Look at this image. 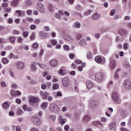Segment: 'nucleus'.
Masks as SVG:
<instances>
[{
	"mask_svg": "<svg viewBox=\"0 0 131 131\" xmlns=\"http://www.w3.org/2000/svg\"><path fill=\"white\" fill-rule=\"evenodd\" d=\"M91 119V117L89 115H86L83 118V121H89Z\"/></svg>",
	"mask_w": 131,
	"mask_h": 131,
	"instance_id": "7c9ffc66",
	"label": "nucleus"
},
{
	"mask_svg": "<svg viewBox=\"0 0 131 131\" xmlns=\"http://www.w3.org/2000/svg\"><path fill=\"white\" fill-rule=\"evenodd\" d=\"M110 66L111 69H114L116 67V63L115 62L114 63H111Z\"/></svg>",
	"mask_w": 131,
	"mask_h": 131,
	"instance_id": "ea45409f",
	"label": "nucleus"
},
{
	"mask_svg": "<svg viewBox=\"0 0 131 131\" xmlns=\"http://www.w3.org/2000/svg\"><path fill=\"white\" fill-rule=\"evenodd\" d=\"M27 20L28 21V22H32V21H33V18L32 17H27Z\"/></svg>",
	"mask_w": 131,
	"mask_h": 131,
	"instance_id": "69168bd1",
	"label": "nucleus"
},
{
	"mask_svg": "<svg viewBox=\"0 0 131 131\" xmlns=\"http://www.w3.org/2000/svg\"><path fill=\"white\" fill-rule=\"evenodd\" d=\"M41 107L42 109H46L48 107V103L43 102L41 105Z\"/></svg>",
	"mask_w": 131,
	"mask_h": 131,
	"instance_id": "2f4dec72",
	"label": "nucleus"
},
{
	"mask_svg": "<svg viewBox=\"0 0 131 131\" xmlns=\"http://www.w3.org/2000/svg\"><path fill=\"white\" fill-rule=\"evenodd\" d=\"M90 105L91 107H95L96 105H99V102L97 101L92 100L90 102Z\"/></svg>",
	"mask_w": 131,
	"mask_h": 131,
	"instance_id": "dca6fc26",
	"label": "nucleus"
},
{
	"mask_svg": "<svg viewBox=\"0 0 131 131\" xmlns=\"http://www.w3.org/2000/svg\"><path fill=\"white\" fill-rule=\"evenodd\" d=\"M75 26L77 28H79L80 27V23L76 21L75 23Z\"/></svg>",
	"mask_w": 131,
	"mask_h": 131,
	"instance_id": "de8ad7c7",
	"label": "nucleus"
},
{
	"mask_svg": "<svg viewBox=\"0 0 131 131\" xmlns=\"http://www.w3.org/2000/svg\"><path fill=\"white\" fill-rule=\"evenodd\" d=\"M28 34H29V33H28V32L26 31V32H24L23 33V36L24 37H25V38H26V37H28Z\"/></svg>",
	"mask_w": 131,
	"mask_h": 131,
	"instance_id": "58836bf2",
	"label": "nucleus"
},
{
	"mask_svg": "<svg viewBox=\"0 0 131 131\" xmlns=\"http://www.w3.org/2000/svg\"><path fill=\"white\" fill-rule=\"evenodd\" d=\"M43 54V49H41L38 55L39 58H41V56H42Z\"/></svg>",
	"mask_w": 131,
	"mask_h": 131,
	"instance_id": "49530a36",
	"label": "nucleus"
},
{
	"mask_svg": "<svg viewBox=\"0 0 131 131\" xmlns=\"http://www.w3.org/2000/svg\"><path fill=\"white\" fill-rule=\"evenodd\" d=\"M59 89V84L57 83H55L53 85V90H58Z\"/></svg>",
	"mask_w": 131,
	"mask_h": 131,
	"instance_id": "4c0bfd02",
	"label": "nucleus"
},
{
	"mask_svg": "<svg viewBox=\"0 0 131 131\" xmlns=\"http://www.w3.org/2000/svg\"><path fill=\"white\" fill-rule=\"evenodd\" d=\"M35 37V34L33 33L30 36V38L31 40H33Z\"/></svg>",
	"mask_w": 131,
	"mask_h": 131,
	"instance_id": "a18cd8bd",
	"label": "nucleus"
},
{
	"mask_svg": "<svg viewBox=\"0 0 131 131\" xmlns=\"http://www.w3.org/2000/svg\"><path fill=\"white\" fill-rule=\"evenodd\" d=\"M32 121L35 125H40V119L37 117H34L31 119Z\"/></svg>",
	"mask_w": 131,
	"mask_h": 131,
	"instance_id": "7ed1b4c3",
	"label": "nucleus"
},
{
	"mask_svg": "<svg viewBox=\"0 0 131 131\" xmlns=\"http://www.w3.org/2000/svg\"><path fill=\"white\" fill-rule=\"evenodd\" d=\"M63 49L66 51H69V46H68V45H64L63 46Z\"/></svg>",
	"mask_w": 131,
	"mask_h": 131,
	"instance_id": "5fc2aeb1",
	"label": "nucleus"
},
{
	"mask_svg": "<svg viewBox=\"0 0 131 131\" xmlns=\"http://www.w3.org/2000/svg\"><path fill=\"white\" fill-rule=\"evenodd\" d=\"M50 42L52 46H56L57 43V40L54 39L50 40Z\"/></svg>",
	"mask_w": 131,
	"mask_h": 131,
	"instance_id": "c756f323",
	"label": "nucleus"
},
{
	"mask_svg": "<svg viewBox=\"0 0 131 131\" xmlns=\"http://www.w3.org/2000/svg\"><path fill=\"white\" fill-rule=\"evenodd\" d=\"M40 22V19H39L38 18L35 19L34 21V23L35 24H39Z\"/></svg>",
	"mask_w": 131,
	"mask_h": 131,
	"instance_id": "8fccbe9b",
	"label": "nucleus"
},
{
	"mask_svg": "<svg viewBox=\"0 0 131 131\" xmlns=\"http://www.w3.org/2000/svg\"><path fill=\"white\" fill-rule=\"evenodd\" d=\"M50 118L52 119L53 121H55L56 120V116H55L50 115Z\"/></svg>",
	"mask_w": 131,
	"mask_h": 131,
	"instance_id": "bf43d9fd",
	"label": "nucleus"
},
{
	"mask_svg": "<svg viewBox=\"0 0 131 131\" xmlns=\"http://www.w3.org/2000/svg\"><path fill=\"white\" fill-rule=\"evenodd\" d=\"M123 49L125 51H127V49H128V43H124L123 45Z\"/></svg>",
	"mask_w": 131,
	"mask_h": 131,
	"instance_id": "e433bc0d",
	"label": "nucleus"
},
{
	"mask_svg": "<svg viewBox=\"0 0 131 131\" xmlns=\"http://www.w3.org/2000/svg\"><path fill=\"white\" fill-rule=\"evenodd\" d=\"M95 77L97 81L101 82V81L106 77V75L101 72H99L95 74Z\"/></svg>",
	"mask_w": 131,
	"mask_h": 131,
	"instance_id": "f257e3e1",
	"label": "nucleus"
},
{
	"mask_svg": "<svg viewBox=\"0 0 131 131\" xmlns=\"http://www.w3.org/2000/svg\"><path fill=\"white\" fill-rule=\"evenodd\" d=\"M14 54L13 53H10L9 56H8L9 59H12V58H14Z\"/></svg>",
	"mask_w": 131,
	"mask_h": 131,
	"instance_id": "0e129e2a",
	"label": "nucleus"
},
{
	"mask_svg": "<svg viewBox=\"0 0 131 131\" xmlns=\"http://www.w3.org/2000/svg\"><path fill=\"white\" fill-rule=\"evenodd\" d=\"M35 66H36V62H33L31 67V69L32 71H35L36 70V67Z\"/></svg>",
	"mask_w": 131,
	"mask_h": 131,
	"instance_id": "5701e85b",
	"label": "nucleus"
},
{
	"mask_svg": "<svg viewBox=\"0 0 131 131\" xmlns=\"http://www.w3.org/2000/svg\"><path fill=\"white\" fill-rule=\"evenodd\" d=\"M79 45H80V46H83L84 45H85V43H86V42H85V39H81L79 42Z\"/></svg>",
	"mask_w": 131,
	"mask_h": 131,
	"instance_id": "f704fd0d",
	"label": "nucleus"
},
{
	"mask_svg": "<svg viewBox=\"0 0 131 131\" xmlns=\"http://www.w3.org/2000/svg\"><path fill=\"white\" fill-rule=\"evenodd\" d=\"M54 17H55L56 18H60V17H61V15L60 14L59 12L55 14Z\"/></svg>",
	"mask_w": 131,
	"mask_h": 131,
	"instance_id": "4d7b16f0",
	"label": "nucleus"
},
{
	"mask_svg": "<svg viewBox=\"0 0 131 131\" xmlns=\"http://www.w3.org/2000/svg\"><path fill=\"white\" fill-rule=\"evenodd\" d=\"M7 23H8V24H12V23H13V18H9L8 20Z\"/></svg>",
	"mask_w": 131,
	"mask_h": 131,
	"instance_id": "6e6d98bb",
	"label": "nucleus"
},
{
	"mask_svg": "<svg viewBox=\"0 0 131 131\" xmlns=\"http://www.w3.org/2000/svg\"><path fill=\"white\" fill-rule=\"evenodd\" d=\"M74 84H75V91L76 92H78V89L77 88V85H78V82L77 81V80H75Z\"/></svg>",
	"mask_w": 131,
	"mask_h": 131,
	"instance_id": "cd10ccee",
	"label": "nucleus"
},
{
	"mask_svg": "<svg viewBox=\"0 0 131 131\" xmlns=\"http://www.w3.org/2000/svg\"><path fill=\"white\" fill-rule=\"evenodd\" d=\"M121 131H130L129 130L125 128H124V127H121Z\"/></svg>",
	"mask_w": 131,
	"mask_h": 131,
	"instance_id": "774afa93",
	"label": "nucleus"
},
{
	"mask_svg": "<svg viewBox=\"0 0 131 131\" xmlns=\"http://www.w3.org/2000/svg\"><path fill=\"white\" fill-rule=\"evenodd\" d=\"M75 63L76 64H81V63H82V61H81V60H79V59H76L75 60Z\"/></svg>",
	"mask_w": 131,
	"mask_h": 131,
	"instance_id": "c03bdc74",
	"label": "nucleus"
},
{
	"mask_svg": "<svg viewBox=\"0 0 131 131\" xmlns=\"http://www.w3.org/2000/svg\"><path fill=\"white\" fill-rule=\"evenodd\" d=\"M63 38L66 40H68V41H71L72 40V38L69 35H65Z\"/></svg>",
	"mask_w": 131,
	"mask_h": 131,
	"instance_id": "4be33fe9",
	"label": "nucleus"
},
{
	"mask_svg": "<svg viewBox=\"0 0 131 131\" xmlns=\"http://www.w3.org/2000/svg\"><path fill=\"white\" fill-rule=\"evenodd\" d=\"M9 39V41L11 42V43H14L15 42V40H16V38L15 37H10Z\"/></svg>",
	"mask_w": 131,
	"mask_h": 131,
	"instance_id": "c85d7f7f",
	"label": "nucleus"
},
{
	"mask_svg": "<svg viewBox=\"0 0 131 131\" xmlns=\"http://www.w3.org/2000/svg\"><path fill=\"white\" fill-rule=\"evenodd\" d=\"M25 4L26 6H27V7H29L32 5V1L31 0H26L25 2Z\"/></svg>",
	"mask_w": 131,
	"mask_h": 131,
	"instance_id": "393cba45",
	"label": "nucleus"
},
{
	"mask_svg": "<svg viewBox=\"0 0 131 131\" xmlns=\"http://www.w3.org/2000/svg\"><path fill=\"white\" fill-rule=\"evenodd\" d=\"M39 36L42 37V38H47L48 37V33L44 32L43 31L40 32L39 33Z\"/></svg>",
	"mask_w": 131,
	"mask_h": 131,
	"instance_id": "4468645a",
	"label": "nucleus"
},
{
	"mask_svg": "<svg viewBox=\"0 0 131 131\" xmlns=\"http://www.w3.org/2000/svg\"><path fill=\"white\" fill-rule=\"evenodd\" d=\"M99 18H100V14H99L98 13L94 14L92 16V19L93 20H97V19H99Z\"/></svg>",
	"mask_w": 131,
	"mask_h": 131,
	"instance_id": "412c9836",
	"label": "nucleus"
},
{
	"mask_svg": "<svg viewBox=\"0 0 131 131\" xmlns=\"http://www.w3.org/2000/svg\"><path fill=\"white\" fill-rule=\"evenodd\" d=\"M58 120L59 121V123L61 125H63L65 123V120L62 118V116H59Z\"/></svg>",
	"mask_w": 131,
	"mask_h": 131,
	"instance_id": "aec40b11",
	"label": "nucleus"
},
{
	"mask_svg": "<svg viewBox=\"0 0 131 131\" xmlns=\"http://www.w3.org/2000/svg\"><path fill=\"white\" fill-rule=\"evenodd\" d=\"M69 58L70 59H73V58H74V54L70 53L69 54Z\"/></svg>",
	"mask_w": 131,
	"mask_h": 131,
	"instance_id": "338daca9",
	"label": "nucleus"
},
{
	"mask_svg": "<svg viewBox=\"0 0 131 131\" xmlns=\"http://www.w3.org/2000/svg\"><path fill=\"white\" fill-rule=\"evenodd\" d=\"M116 12V10L115 9H113L112 10H111L110 12L111 16H114V15H115Z\"/></svg>",
	"mask_w": 131,
	"mask_h": 131,
	"instance_id": "79ce46f5",
	"label": "nucleus"
},
{
	"mask_svg": "<svg viewBox=\"0 0 131 131\" xmlns=\"http://www.w3.org/2000/svg\"><path fill=\"white\" fill-rule=\"evenodd\" d=\"M2 107L4 108V109H8V108L9 107V103H8L7 102H4Z\"/></svg>",
	"mask_w": 131,
	"mask_h": 131,
	"instance_id": "bb28decb",
	"label": "nucleus"
},
{
	"mask_svg": "<svg viewBox=\"0 0 131 131\" xmlns=\"http://www.w3.org/2000/svg\"><path fill=\"white\" fill-rule=\"evenodd\" d=\"M20 34V32H19V31H18L17 30H14L13 31V34L18 35V34Z\"/></svg>",
	"mask_w": 131,
	"mask_h": 131,
	"instance_id": "603ef678",
	"label": "nucleus"
},
{
	"mask_svg": "<svg viewBox=\"0 0 131 131\" xmlns=\"http://www.w3.org/2000/svg\"><path fill=\"white\" fill-rule=\"evenodd\" d=\"M32 47L33 49H37L38 48V44L37 43H34Z\"/></svg>",
	"mask_w": 131,
	"mask_h": 131,
	"instance_id": "09e8293b",
	"label": "nucleus"
},
{
	"mask_svg": "<svg viewBox=\"0 0 131 131\" xmlns=\"http://www.w3.org/2000/svg\"><path fill=\"white\" fill-rule=\"evenodd\" d=\"M112 98L114 101H115V102H117V104H120V101H118L119 98H118V94H117V92H115L113 93V94L112 95Z\"/></svg>",
	"mask_w": 131,
	"mask_h": 131,
	"instance_id": "39448f33",
	"label": "nucleus"
},
{
	"mask_svg": "<svg viewBox=\"0 0 131 131\" xmlns=\"http://www.w3.org/2000/svg\"><path fill=\"white\" fill-rule=\"evenodd\" d=\"M25 64L23 62L18 61L16 63V67L17 69L21 70V69H23Z\"/></svg>",
	"mask_w": 131,
	"mask_h": 131,
	"instance_id": "0eeeda50",
	"label": "nucleus"
},
{
	"mask_svg": "<svg viewBox=\"0 0 131 131\" xmlns=\"http://www.w3.org/2000/svg\"><path fill=\"white\" fill-rule=\"evenodd\" d=\"M95 61L97 63H102L104 64L106 62V60L104 57H101V56H97L95 57Z\"/></svg>",
	"mask_w": 131,
	"mask_h": 131,
	"instance_id": "20e7f679",
	"label": "nucleus"
},
{
	"mask_svg": "<svg viewBox=\"0 0 131 131\" xmlns=\"http://www.w3.org/2000/svg\"><path fill=\"white\" fill-rule=\"evenodd\" d=\"M92 13V10H88L87 12L84 13L85 16H88V15H90Z\"/></svg>",
	"mask_w": 131,
	"mask_h": 131,
	"instance_id": "13d9d810",
	"label": "nucleus"
},
{
	"mask_svg": "<svg viewBox=\"0 0 131 131\" xmlns=\"http://www.w3.org/2000/svg\"><path fill=\"white\" fill-rule=\"evenodd\" d=\"M30 29H31V30H34L36 29V26H35L34 25H31L30 26Z\"/></svg>",
	"mask_w": 131,
	"mask_h": 131,
	"instance_id": "37998d69",
	"label": "nucleus"
},
{
	"mask_svg": "<svg viewBox=\"0 0 131 131\" xmlns=\"http://www.w3.org/2000/svg\"><path fill=\"white\" fill-rule=\"evenodd\" d=\"M9 6V4L8 3H2V7L3 8H7Z\"/></svg>",
	"mask_w": 131,
	"mask_h": 131,
	"instance_id": "864d4df0",
	"label": "nucleus"
},
{
	"mask_svg": "<svg viewBox=\"0 0 131 131\" xmlns=\"http://www.w3.org/2000/svg\"><path fill=\"white\" fill-rule=\"evenodd\" d=\"M82 36V35L80 33H77L76 36V38L77 39V40H79L80 38H81V37Z\"/></svg>",
	"mask_w": 131,
	"mask_h": 131,
	"instance_id": "72a5a7b5",
	"label": "nucleus"
},
{
	"mask_svg": "<svg viewBox=\"0 0 131 131\" xmlns=\"http://www.w3.org/2000/svg\"><path fill=\"white\" fill-rule=\"evenodd\" d=\"M58 64L59 62L57 59H53L50 61V65L51 67H57Z\"/></svg>",
	"mask_w": 131,
	"mask_h": 131,
	"instance_id": "423d86ee",
	"label": "nucleus"
},
{
	"mask_svg": "<svg viewBox=\"0 0 131 131\" xmlns=\"http://www.w3.org/2000/svg\"><path fill=\"white\" fill-rule=\"evenodd\" d=\"M86 85L88 90H91V89L93 88L94 84L93 83V82H92L91 80H88L86 82Z\"/></svg>",
	"mask_w": 131,
	"mask_h": 131,
	"instance_id": "9b49d317",
	"label": "nucleus"
},
{
	"mask_svg": "<svg viewBox=\"0 0 131 131\" xmlns=\"http://www.w3.org/2000/svg\"><path fill=\"white\" fill-rule=\"evenodd\" d=\"M50 109L52 111H54V112H59V111H60V108H59V106L55 104H51L50 106Z\"/></svg>",
	"mask_w": 131,
	"mask_h": 131,
	"instance_id": "f03ea898",
	"label": "nucleus"
},
{
	"mask_svg": "<svg viewBox=\"0 0 131 131\" xmlns=\"http://www.w3.org/2000/svg\"><path fill=\"white\" fill-rule=\"evenodd\" d=\"M37 65H38V66H39V67H40L41 69H45V68L47 67V65H46L45 64L40 63L39 62H37Z\"/></svg>",
	"mask_w": 131,
	"mask_h": 131,
	"instance_id": "b1692460",
	"label": "nucleus"
},
{
	"mask_svg": "<svg viewBox=\"0 0 131 131\" xmlns=\"http://www.w3.org/2000/svg\"><path fill=\"white\" fill-rule=\"evenodd\" d=\"M5 10L7 12V13H11V11H12V9L10 7H8L6 9H5Z\"/></svg>",
	"mask_w": 131,
	"mask_h": 131,
	"instance_id": "3c124183",
	"label": "nucleus"
},
{
	"mask_svg": "<svg viewBox=\"0 0 131 131\" xmlns=\"http://www.w3.org/2000/svg\"><path fill=\"white\" fill-rule=\"evenodd\" d=\"M23 113V112H22V110H18L17 111V114L18 115H21Z\"/></svg>",
	"mask_w": 131,
	"mask_h": 131,
	"instance_id": "052dcab7",
	"label": "nucleus"
},
{
	"mask_svg": "<svg viewBox=\"0 0 131 131\" xmlns=\"http://www.w3.org/2000/svg\"><path fill=\"white\" fill-rule=\"evenodd\" d=\"M37 9L40 13H43L45 12V7H43V5L41 3H38L37 5Z\"/></svg>",
	"mask_w": 131,
	"mask_h": 131,
	"instance_id": "1a4fd4ad",
	"label": "nucleus"
},
{
	"mask_svg": "<svg viewBox=\"0 0 131 131\" xmlns=\"http://www.w3.org/2000/svg\"><path fill=\"white\" fill-rule=\"evenodd\" d=\"M2 62L3 64H8V63H9V60L7 58H3L2 59Z\"/></svg>",
	"mask_w": 131,
	"mask_h": 131,
	"instance_id": "473e14b6",
	"label": "nucleus"
},
{
	"mask_svg": "<svg viewBox=\"0 0 131 131\" xmlns=\"http://www.w3.org/2000/svg\"><path fill=\"white\" fill-rule=\"evenodd\" d=\"M115 125H116V124L115 122L111 123L109 124V127L111 130H112L114 127H115Z\"/></svg>",
	"mask_w": 131,
	"mask_h": 131,
	"instance_id": "a878e982",
	"label": "nucleus"
},
{
	"mask_svg": "<svg viewBox=\"0 0 131 131\" xmlns=\"http://www.w3.org/2000/svg\"><path fill=\"white\" fill-rule=\"evenodd\" d=\"M16 13L19 17H24V16H25V12L23 11L16 10Z\"/></svg>",
	"mask_w": 131,
	"mask_h": 131,
	"instance_id": "2eb2a0df",
	"label": "nucleus"
},
{
	"mask_svg": "<svg viewBox=\"0 0 131 131\" xmlns=\"http://www.w3.org/2000/svg\"><path fill=\"white\" fill-rule=\"evenodd\" d=\"M62 84L64 86H68L70 81H69V78L66 77L62 79Z\"/></svg>",
	"mask_w": 131,
	"mask_h": 131,
	"instance_id": "6e6552de",
	"label": "nucleus"
},
{
	"mask_svg": "<svg viewBox=\"0 0 131 131\" xmlns=\"http://www.w3.org/2000/svg\"><path fill=\"white\" fill-rule=\"evenodd\" d=\"M39 94L43 99H47L48 96H49V93H48L47 92L43 93V92L42 91H40Z\"/></svg>",
	"mask_w": 131,
	"mask_h": 131,
	"instance_id": "ddd939ff",
	"label": "nucleus"
},
{
	"mask_svg": "<svg viewBox=\"0 0 131 131\" xmlns=\"http://www.w3.org/2000/svg\"><path fill=\"white\" fill-rule=\"evenodd\" d=\"M29 102L31 103H37L38 102V98L30 96H29Z\"/></svg>",
	"mask_w": 131,
	"mask_h": 131,
	"instance_id": "9d476101",
	"label": "nucleus"
},
{
	"mask_svg": "<svg viewBox=\"0 0 131 131\" xmlns=\"http://www.w3.org/2000/svg\"><path fill=\"white\" fill-rule=\"evenodd\" d=\"M119 33L121 34V35H125L127 34V31L126 30H124L123 29H121L119 30Z\"/></svg>",
	"mask_w": 131,
	"mask_h": 131,
	"instance_id": "6ab92c4d",
	"label": "nucleus"
},
{
	"mask_svg": "<svg viewBox=\"0 0 131 131\" xmlns=\"http://www.w3.org/2000/svg\"><path fill=\"white\" fill-rule=\"evenodd\" d=\"M7 42V40L4 38H0V45L2 43H6Z\"/></svg>",
	"mask_w": 131,
	"mask_h": 131,
	"instance_id": "a19ab883",
	"label": "nucleus"
},
{
	"mask_svg": "<svg viewBox=\"0 0 131 131\" xmlns=\"http://www.w3.org/2000/svg\"><path fill=\"white\" fill-rule=\"evenodd\" d=\"M58 73L60 75H65V74H66V71L65 70V68H61V69L58 71Z\"/></svg>",
	"mask_w": 131,
	"mask_h": 131,
	"instance_id": "f3484780",
	"label": "nucleus"
},
{
	"mask_svg": "<svg viewBox=\"0 0 131 131\" xmlns=\"http://www.w3.org/2000/svg\"><path fill=\"white\" fill-rule=\"evenodd\" d=\"M76 9L77 10V11H80V10H81V7L80 6V5H77L76 6Z\"/></svg>",
	"mask_w": 131,
	"mask_h": 131,
	"instance_id": "680f3d73",
	"label": "nucleus"
},
{
	"mask_svg": "<svg viewBox=\"0 0 131 131\" xmlns=\"http://www.w3.org/2000/svg\"><path fill=\"white\" fill-rule=\"evenodd\" d=\"M26 13H27V15H31V14H32V10H27Z\"/></svg>",
	"mask_w": 131,
	"mask_h": 131,
	"instance_id": "e2e57ef3",
	"label": "nucleus"
},
{
	"mask_svg": "<svg viewBox=\"0 0 131 131\" xmlns=\"http://www.w3.org/2000/svg\"><path fill=\"white\" fill-rule=\"evenodd\" d=\"M86 56L88 59H92L93 58V54L92 52H89L87 54Z\"/></svg>",
	"mask_w": 131,
	"mask_h": 131,
	"instance_id": "c9c22d12",
	"label": "nucleus"
},
{
	"mask_svg": "<svg viewBox=\"0 0 131 131\" xmlns=\"http://www.w3.org/2000/svg\"><path fill=\"white\" fill-rule=\"evenodd\" d=\"M123 84L126 89H130V81H129V80L124 81Z\"/></svg>",
	"mask_w": 131,
	"mask_h": 131,
	"instance_id": "f8f14e48",
	"label": "nucleus"
},
{
	"mask_svg": "<svg viewBox=\"0 0 131 131\" xmlns=\"http://www.w3.org/2000/svg\"><path fill=\"white\" fill-rule=\"evenodd\" d=\"M11 5L12 7H17L19 5V0H13L11 2Z\"/></svg>",
	"mask_w": 131,
	"mask_h": 131,
	"instance_id": "a211bd4d",
	"label": "nucleus"
}]
</instances>
